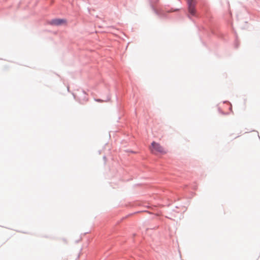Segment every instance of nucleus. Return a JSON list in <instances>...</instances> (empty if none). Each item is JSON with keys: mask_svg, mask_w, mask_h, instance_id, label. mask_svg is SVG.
Segmentation results:
<instances>
[{"mask_svg": "<svg viewBox=\"0 0 260 260\" xmlns=\"http://www.w3.org/2000/svg\"><path fill=\"white\" fill-rule=\"evenodd\" d=\"M150 151L152 153L156 154L157 153L164 154L167 153L165 149L159 143L153 142L150 147Z\"/></svg>", "mask_w": 260, "mask_h": 260, "instance_id": "1", "label": "nucleus"}, {"mask_svg": "<svg viewBox=\"0 0 260 260\" xmlns=\"http://www.w3.org/2000/svg\"><path fill=\"white\" fill-rule=\"evenodd\" d=\"M188 5V12L192 15L194 16L196 13L195 9L197 2L195 0H186Z\"/></svg>", "mask_w": 260, "mask_h": 260, "instance_id": "2", "label": "nucleus"}, {"mask_svg": "<svg viewBox=\"0 0 260 260\" xmlns=\"http://www.w3.org/2000/svg\"><path fill=\"white\" fill-rule=\"evenodd\" d=\"M50 24L54 26H59L67 24V20L64 19H54L51 20Z\"/></svg>", "mask_w": 260, "mask_h": 260, "instance_id": "3", "label": "nucleus"}, {"mask_svg": "<svg viewBox=\"0 0 260 260\" xmlns=\"http://www.w3.org/2000/svg\"><path fill=\"white\" fill-rule=\"evenodd\" d=\"M96 101L97 102H102V100H100V99H99V100H96Z\"/></svg>", "mask_w": 260, "mask_h": 260, "instance_id": "4", "label": "nucleus"}]
</instances>
